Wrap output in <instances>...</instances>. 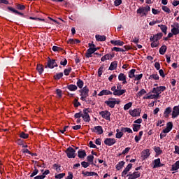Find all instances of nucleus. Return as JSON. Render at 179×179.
<instances>
[{
  "label": "nucleus",
  "instance_id": "obj_1",
  "mask_svg": "<svg viewBox=\"0 0 179 179\" xmlns=\"http://www.w3.org/2000/svg\"><path fill=\"white\" fill-rule=\"evenodd\" d=\"M75 149H73L72 147H69L66 150V154L67 155V157L69 159H75L76 157V153Z\"/></svg>",
  "mask_w": 179,
  "mask_h": 179
},
{
  "label": "nucleus",
  "instance_id": "obj_2",
  "mask_svg": "<svg viewBox=\"0 0 179 179\" xmlns=\"http://www.w3.org/2000/svg\"><path fill=\"white\" fill-rule=\"evenodd\" d=\"M80 93V100H83V101H86V97L89 96V88L84 87L83 89L81 90Z\"/></svg>",
  "mask_w": 179,
  "mask_h": 179
},
{
  "label": "nucleus",
  "instance_id": "obj_3",
  "mask_svg": "<svg viewBox=\"0 0 179 179\" xmlns=\"http://www.w3.org/2000/svg\"><path fill=\"white\" fill-rule=\"evenodd\" d=\"M164 90H166V87L164 86H160L157 87H154L151 92L155 94H158V96L160 97V94L162 93V92H164Z\"/></svg>",
  "mask_w": 179,
  "mask_h": 179
},
{
  "label": "nucleus",
  "instance_id": "obj_4",
  "mask_svg": "<svg viewBox=\"0 0 179 179\" xmlns=\"http://www.w3.org/2000/svg\"><path fill=\"white\" fill-rule=\"evenodd\" d=\"M89 108H85L83 110V114L82 115V117L85 122H90V116L89 115Z\"/></svg>",
  "mask_w": 179,
  "mask_h": 179
},
{
  "label": "nucleus",
  "instance_id": "obj_5",
  "mask_svg": "<svg viewBox=\"0 0 179 179\" xmlns=\"http://www.w3.org/2000/svg\"><path fill=\"white\" fill-rule=\"evenodd\" d=\"M148 12H150V6H149L140 8L137 10V13H143V15H144L145 16L148 15Z\"/></svg>",
  "mask_w": 179,
  "mask_h": 179
},
{
  "label": "nucleus",
  "instance_id": "obj_6",
  "mask_svg": "<svg viewBox=\"0 0 179 179\" xmlns=\"http://www.w3.org/2000/svg\"><path fill=\"white\" fill-rule=\"evenodd\" d=\"M141 111H142V109L136 108L134 110H130L129 114H130V115H131V117H139L141 115Z\"/></svg>",
  "mask_w": 179,
  "mask_h": 179
},
{
  "label": "nucleus",
  "instance_id": "obj_7",
  "mask_svg": "<svg viewBox=\"0 0 179 179\" xmlns=\"http://www.w3.org/2000/svg\"><path fill=\"white\" fill-rule=\"evenodd\" d=\"M99 114L101 115L102 118L110 121V116L111 115V113H110L108 110L101 111L99 112Z\"/></svg>",
  "mask_w": 179,
  "mask_h": 179
},
{
  "label": "nucleus",
  "instance_id": "obj_8",
  "mask_svg": "<svg viewBox=\"0 0 179 179\" xmlns=\"http://www.w3.org/2000/svg\"><path fill=\"white\" fill-rule=\"evenodd\" d=\"M97 51V49L94 48H90L87 50V52L85 53V57L87 58H92V54H94Z\"/></svg>",
  "mask_w": 179,
  "mask_h": 179
},
{
  "label": "nucleus",
  "instance_id": "obj_9",
  "mask_svg": "<svg viewBox=\"0 0 179 179\" xmlns=\"http://www.w3.org/2000/svg\"><path fill=\"white\" fill-rule=\"evenodd\" d=\"M128 179H136L141 177V173L139 171H135L133 173L127 175Z\"/></svg>",
  "mask_w": 179,
  "mask_h": 179
},
{
  "label": "nucleus",
  "instance_id": "obj_10",
  "mask_svg": "<svg viewBox=\"0 0 179 179\" xmlns=\"http://www.w3.org/2000/svg\"><path fill=\"white\" fill-rule=\"evenodd\" d=\"M118 80L120 82H122L123 85H127V83H128V82H127V76H125V74L121 73L119 74L118 76Z\"/></svg>",
  "mask_w": 179,
  "mask_h": 179
},
{
  "label": "nucleus",
  "instance_id": "obj_11",
  "mask_svg": "<svg viewBox=\"0 0 179 179\" xmlns=\"http://www.w3.org/2000/svg\"><path fill=\"white\" fill-rule=\"evenodd\" d=\"M116 141L115 138H106L104 141L105 145L107 146H113L115 143Z\"/></svg>",
  "mask_w": 179,
  "mask_h": 179
},
{
  "label": "nucleus",
  "instance_id": "obj_12",
  "mask_svg": "<svg viewBox=\"0 0 179 179\" xmlns=\"http://www.w3.org/2000/svg\"><path fill=\"white\" fill-rule=\"evenodd\" d=\"M92 132H96L99 135H101L103 134V127L101 126H96L93 129H92Z\"/></svg>",
  "mask_w": 179,
  "mask_h": 179
},
{
  "label": "nucleus",
  "instance_id": "obj_13",
  "mask_svg": "<svg viewBox=\"0 0 179 179\" xmlns=\"http://www.w3.org/2000/svg\"><path fill=\"white\" fill-rule=\"evenodd\" d=\"M173 129V122H169L166 124V128L163 130L164 134H169Z\"/></svg>",
  "mask_w": 179,
  "mask_h": 179
},
{
  "label": "nucleus",
  "instance_id": "obj_14",
  "mask_svg": "<svg viewBox=\"0 0 179 179\" xmlns=\"http://www.w3.org/2000/svg\"><path fill=\"white\" fill-rule=\"evenodd\" d=\"M48 68H55V66H58V64H57V62H55V60L50 59L48 61V64H47Z\"/></svg>",
  "mask_w": 179,
  "mask_h": 179
},
{
  "label": "nucleus",
  "instance_id": "obj_15",
  "mask_svg": "<svg viewBox=\"0 0 179 179\" xmlns=\"http://www.w3.org/2000/svg\"><path fill=\"white\" fill-rule=\"evenodd\" d=\"M132 169V164H129L127 167L124 169V170L122 173V177H125L127 174H128V172L129 170Z\"/></svg>",
  "mask_w": 179,
  "mask_h": 179
},
{
  "label": "nucleus",
  "instance_id": "obj_16",
  "mask_svg": "<svg viewBox=\"0 0 179 179\" xmlns=\"http://www.w3.org/2000/svg\"><path fill=\"white\" fill-rule=\"evenodd\" d=\"M114 101H111L109 99L108 101H106L105 103L108 106V107H110V108H114L115 107V104H117V101H115V99H113Z\"/></svg>",
  "mask_w": 179,
  "mask_h": 179
},
{
  "label": "nucleus",
  "instance_id": "obj_17",
  "mask_svg": "<svg viewBox=\"0 0 179 179\" xmlns=\"http://www.w3.org/2000/svg\"><path fill=\"white\" fill-rule=\"evenodd\" d=\"M141 156L142 157L145 159H148V157H149V156H150V150L149 149H146L144 150L142 152H141Z\"/></svg>",
  "mask_w": 179,
  "mask_h": 179
},
{
  "label": "nucleus",
  "instance_id": "obj_18",
  "mask_svg": "<svg viewBox=\"0 0 179 179\" xmlns=\"http://www.w3.org/2000/svg\"><path fill=\"white\" fill-rule=\"evenodd\" d=\"M162 37H163V34L158 33V34L154 35L153 36H151L150 38V40H155L157 41H159V40H160L162 38Z\"/></svg>",
  "mask_w": 179,
  "mask_h": 179
},
{
  "label": "nucleus",
  "instance_id": "obj_19",
  "mask_svg": "<svg viewBox=\"0 0 179 179\" xmlns=\"http://www.w3.org/2000/svg\"><path fill=\"white\" fill-rule=\"evenodd\" d=\"M113 58H114V55L106 54L101 57V61L104 62V61H107V59H113Z\"/></svg>",
  "mask_w": 179,
  "mask_h": 179
},
{
  "label": "nucleus",
  "instance_id": "obj_20",
  "mask_svg": "<svg viewBox=\"0 0 179 179\" xmlns=\"http://www.w3.org/2000/svg\"><path fill=\"white\" fill-rule=\"evenodd\" d=\"M163 164L160 162V159L158 158L154 161L153 169H157V167H162Z\"/></svg>",
  "mask_w": 179,
  "mask_h": 179
},
{
  "label": "nucleus",
  "instance_id": "obj_21",
  "mask_svg": "<svg viewBox=\"0 0 179 179\" xmlns=\"http://www.w3.org/2000/svg\"><path fill=\"white\" fill-rule=\"evenodd\" d=\"M110 43L113 45H120V47H122L124 44V41H121L120 40H117V41L112 40L110 41Z\"/></svg>",
  "mask_w": 179,
  "mask_h": 179
},
{
  "label": "nucleus",
  "instance_id": "obj_22",
  "mask_svg": "<svg viewBox=\"0 0 179 179\" xmlns=\"http://www.w3.org/2000/svg\"><path fill=\"white\" fill-rule=\"evenodd\" d=\"M108 94H113V92L108 90H103L99 93L98 96H107Z\"/></svg>",
  "mask_w": 179,
  "mask_h": 179
},
{
  "label": "nucleus",
  "instance_id": "obj_23",
  "mask_svg": "<svg viewBox=\"0 0 179 179\" xmlns=\"http://www.w3.org/2000/svg\"><path fill=\"white\" fill-rule=\"evenodd\" d=\"M117 66H118V62L114 61L110 64V65L109 66V70L114 71V70L117 69Z\"/></svg>",
  "mask_w": 179,
  "mask_h": 179
},
{
  "label": "nucleus",
  "instance_id": "obj_24",
  "mask_svg": "<svg viewBox=\"0 0 179 179\" xmlns=\"http://www.w3.org/2000/svg\"><path fill=\"white\" fill-rule=\"evenodd\" d=\"M127 90H117L115 92H113L114 96H122L124 93H125Z\"/></svg>",
  "mask_w": 179,
  "mask_h": 179
},
{
  "label": "nucleus",
  "instance_id": "obj_25",
  "mask_svg": "<svg viewBox=\"0 0 179 179\" xmlns=\"http://www.w3.org/2000/svg\"><path fill=\"white\" fill-rule=\"evenodd\" d=\"M176 27H173L172 29H171V32L173 33V34H174L175 36H176V34H179V24L177 23L175 24Z\"/></svg>",
  "mask_w": 179,
  "mask_h": 179
},
{
  "label": "nucleus",
  "instance_id": "obj_26",
  "mask_svg": "<svg viewBox=\"0 0 179 179\" xmlns=\"http://www.w3.org/2000/svg\"><path fill=\"white\" fill-rule=\"evenodd\" d=\"M82 174H83V176H87V177L98 176L97 173L96 172H89V171L83 172Z\"/></svg>",
  "mask_w": 179,
  "mask_h": 179
},
{
  "label": "nucleus",
  "instance_id": "obj_27",
  "mask_svg": "<svg viewBox=\"0 0 179 179\" xmlns=\"http://www.w3.org/2000/svg\"><path fill=\"white\" fill-rule=\"evenodd\" d=\"M96 41H106V36L103 35H96Z\"/></svg>",
  "mask_w": 179,
  "mask_h": 179
},
{
  "label": "nucleus",
  "instance_id": "obj_28",
  "mask_svg": "<svg viewBox=\"0 0 179 179\" xmlns=\"http://www.w3.org/2000/svg\"><path fill=\"white\" fill-rule=\"evenodd\" d=\"M166 51H167V46L166 45H162L159 48V54H161V55H164V54H166Z\"/></svg>",
  "mask_w": 179,
  "mask_h": 179
},
{
  "label": "nucleus",
  "instance_id": "obj_29",
  "mask_svg": "<svg viewBox=\"0 0 179 179\" xmlns=\"http://www.w3.org/2000/svg\"><path fill=\"white\" fill-rule=\"evenodd\" d=\"M150 41H152V43H151L152 48H156V47H159V45L160 44L159 43V41L150 40Z\"/></svg>",
  "mask_w": 179,
  "mask_h": 179
},
{
  "label": "nucleus",
  "instance_id": "obj_30",
  "mask_svg": "<svg viewBox=\"0 0 179 179\" xmlns=\"http://www.w3.org/2000/svg\"><path fill=\"white\" fill-rule=\"evenodd\" d=\"M178 169H179V161H177L174 164L172 165L171 171H176L178 170Z\"/></svg>",
  "mask_w": 179,
  "mask_h": 179
},
{
  "label": "nucleus",
  "instance_id": "obj_31",
  "mask_svg": "<svg viewBox=\"0 0 179 179\" xmlns=\"http://www.w3.org/2000/svg\"><path fill=\"white\" fill-rule=\"evenodd\" d=\"M36 70L38 71L39 75H41L43 72L44 71V68L43 65L41 64H38L36 66Z\"/></svg>",
  "mask_w": 179,
  "mask_h": 179
},
{
  "label": "nucleus",
  "instance_id": "obj_32",
  "mask_svg": "<svg viewBox=\"0 0 179 179\" xmlns=\"http://www.w3.org/2000/svg\"><path fill=\"white\" fill-rule=\"evenodd\" d=\"M78 156L80 159H83L86 157V152L85 150L78 151Z\"/></svg>",
  "mask_w": 179,
  "mask_h": 179
},
{
  "label": "nucleus",
  "instance_id": "obj_33",
  "mask_svg": "<svg viewBox=\"0 0 179 179\" xmlns=\"http://www.w3.org/2000/svg\"><path fill=\"white\" fill-rule=\"evenodd\" d=\"M67 89H69V90H71V92H75V90H78V87L75 85H69L67 86Z\"/></svg>",
  "mask_w": 179,
  "mask_h": 179
},
{
  "label": "nucleus",
  "instance_id": "obj_34",
  "mask_svg": "<svg viewBox=\"0 0 179 179\" xmlns=\"http://www.w3.org/2000/svg\"><path fill=\"white\" fill-rule=\"evenodd\" d=\"M170 113H171V108H166L164 113V117H166V118H169V115L170 114Z\"/></svg>",
  "mask_w": 179,
  "mask_h": 179
},
{
  "label": "nucleus",
  "instance_id": "obj_35",
  "mask_svg": "<svg viewBox=\"0 0 179 179\" xmlns=\"http://www.w3.org/2000/svg\"><path fill=\"white\" fill-rule=\"evenodd\" d=\"M135 72H136V69H131L129 71V78H130V79L135 78Z\"/></svg>",
  "mask_w": 179,
  "mask_h": 179
},
{
  "label": "nucleus",
  "instance_id": "obj_36",
  "mask_svg": "<svg viewBox=\"0 0 179 179\" xmlns=\"http://www.w3.org/2000/svg\"><path fill=\"white\" fill-rule=\"evenodd\" d=\"M124 164H125V162L124 161L120 162L117 165H116V169L117 170H121L122 167H124Z\"/></svg>",
  "mask_w": 179,
  "mask_h": 179
},
{
  "label": "nucleus",
  "instance_id": "obj_37",
  "mask_svg": "<svg viewBox=\"0 0 179 179\" xmlns=\"http://www.w3.org/2000/svg\"><path fill=\"white\" fill-rule=\"evenodd\" d=\"M158 27H160L162 31L164 33V34H167V27L166 25H158Z\"/></svg>",
  "mask_w": 179,
  "mask_h": 179
},
{
  "label": "nucleus",
  "instance_id": "obj_38",
  "mask_svg": "<svg viewBox=\"0 0 179 179\" xmlns=\"http://www.w3.org/2000/svg\"><path fill=\"white\" fill-rule=\"evenodd\" d=\"M139 129H141V124H133V131L134 132H138Z\"/></svg>",
  "mask_w": 179,
  "mask_h": 179
},
{
  "label": "nucleus",
  "instance_id": "obj_39",
  "mask_svg": "<svg viewBox=\"0 0 179 179\" xmlns=\"http://www.w3.org/2000/svg\"><path fill=\"white\" fill-rule=\"evenodd\" d=\"M116 138H117V139H120V138H122V135H124V134L121 131H120V129H117L116 130Z\"/></svg>",
  "mask_w": 179,
  "mask_h": 179
},
{
  "label": "nucleus",
  "instance_id": "obj_40",
  "mask_svg": "<svg viewBox=\"0 0 179 179\" xmlns=\"http://www.w3.org/2000/svg\"><path fill=\"white\" fill-rule=\"evenodd\" d=\"M143 94H146V90H145V89H142L140 92L137 93V96L138 97H141V96H143Z\"/></svg>",
  "mask_w": 179,
  "mask_h": 179
},
{
  "label": "nucleus",
  "instance_id": "obj_41",
  "mask_svg": "<svg viewBox=\"0 0 179 179\" xmlns=\"http://www.w3.org/2000/svg\"><path fill=\"white\" fill-rule=\"evenodd\" d=\"M72 71V68L69 67L68 69H64V73L66 76H68L69 73H71V71Z\"/></svg>",
  "mask_w": 179,
  "mask_h": 179
},
{
  "label": "nucleus",
  "instance_id": "obj_42",
  "mask_svg": "<svg viewBox=\"0 0 179 179\" xmlns=\"http://www.w3.org/2000/svg\"><path fill=\"white\" fill-rule=\"evenodd\" d=\"M132 107V102H129L124 106V110H129Z\"/></svg>",
  "mask_w": 179,
  "mask_h": 179
},
{
  "label": "nucleus",
  "instance_id": "obj_43",
  "mask_svg": "<svg viewBox=\"0 0 179 179\" xmlns=\"http://www.w3.org/2000/svg\"><path fill=\"white\" fill-rule=\"evenodd\" d=\"M149 79H154V80H159V75L152 74L150 76Z\"/></svg>",
  "mask_w": 179,
  "mask_h": 179
},
{
  "label": "nucleus",
  "instance_id": "obj_44",
  "mask_svg": "<svg viewBox=\"0 0 179 179\" xmlns=\"http://www.w3.org/2000/svg\"><path fill=\"white\" fill-rule=\"evenodd\" d=\"M20 136L22 138V139H27V138H29V135L24 132H21Z\"/></svg>",
  "mask_w": 179,
  "mask_h": 179
},
{
  "label": "nucleus",
  "instance_id": "obj_45",
  "mask_svg": "<svg viewBox=\"0 0 179 179\" xmlns=\"http://www.w3.org/2000/svg\"><path fill=\"white\" fill-rule=\"evenodd\" d=\"M16 8L20 10H24V9H26V7L24 6V5H22V4H17Z\"/></svg>",
  "mask_w": 179,
  "mask_h": 179
},
{
  "label": "nucleus",
  "instance_id": "obj_46",
  "mask_svg": "<svg viewBox=\"0 0 179 179\" xmlns=\"http://www.w3.org/2000/svg\"><path fill=\"white\" fill-rule=\"evenodd\" d=\"M77 86H78V87L80 89H82V87H83V81H82V80H78L77 82Z\"/></svg>",
  "mask_w": 179,
  "mask_h": 179
},
{
  "label": "nucleus",
  "instance_id": "obj_47",
  "mask_svg": "<svg viewBox=\"0 0 179 179\" xmlns=\"http://www.w3.org/2000/svg\"><path fill=\"white\" fill-rule=\"evenodd\" d=\"M143 78V74L136 75L134 76V80H141Z\"/></svg>",
  "mask_w": 179,
  "mask_h": 179
},
{
  "label": "nucleus",
  "instance_id": "obj_48",
  "mask_svg": "<svg viewBox=\"0 0 179 179\" xmlns=\"http://www.w3.org/2000/svg\"><path fill=\"white\" fill-rule=\"evenodd\" d=\"M52 51H55V52H59V51H63L62 48L58 47V46H53L52 48Z\"/></svg>",
  "mask_w": 179,
  "mask_h": 179
},
{
  "label": "nucleus",
  "instance_id": "obj_49",
  "mask_svg": "<svg viewBox=\"0 0 179 179\" xmlns=\"http://www.w3.org/2000/svg\"><path fill=\"white\" fill-rule=\"evenodd\" d=\"M94 159V157L93 155H89L88 157H87V162H89L90 163H93Z\"/></svg>",
  "mask_w": 179,
  "mask_h": 179
},
{
  "label": "nucleus",
  "instance_id": "obj_50",
  "mask_svg": "<svg viewBox=\"0 0 179 179\" xmlns=\"http://www.w3.org/2000/svg\"><path fill=\"white\" fill-rule=\"evenodd\" d=\"M154 150H155V152L156 153H157L158 155H162V152H163V151H162V150H160L159 147H156V148H154Z\"/></svg>",
  "mask_w": 179,
  "mask_h": 179
},
{
  "label": "nucleus",
  "instance_id": "obj_51",
  "mask_svg": "<svg viewBox=\"0 0 179 179\" xmlns=\"http://www.w3.org/2000/svg\"><path fill=\"white\" fill-rule=\"evenodd\" d=\"M162 10L164 12H166V13H170V12H171V10H170V8H169V7H167L166 6H162Z\"/></svg>",
  "mask_w": 179,
  "mask_h": 179
},
{
  "label": "nucleus",
  "instance_id": "obj_52",
  "mask_svg": "<svg viewBox=\"0 0 179 179\" xmlns=\"http://www.w3.org/2000/svg\"><path fill=\"white\" fill-rule=\"evenodd\" d=\"M62 76H64V73H57L55 76V79H59L60 78H62Z\"/></svg>",
  "mask_w": 179,
  "mask_h": 179
},
{
  "label": "nucleus",
  "instance_id": "obj_53",
  "mask_svg": "<svg viewBox=\"0 0 179 179\" xmlns=\"http://www.w3.org/2000/svg\"><path fill=\"white\" fill-rule=\"evenodd\" d=\"M38 174V169H35L34 171L31 174L30 177H34V176H37Z\"/></svg>",
  "mask_w": 179,
  "mask_h": 179
},
{
  "label": "nucleus",
  "instance_id": "obj_54",
  "mask_svg": "<svg viewBox=\"0 0 179 179\" xmlns=\"http://www.w3.org/2000/svg\"><path fill=\"white\" fill-rule=\"evenodd\" d=\"M56 93L59 98L62 97V90L57 89Z\"/></svg>",
  "mask_w": 179,
  "mask_h": 179
},
{
  "label": "nucleus",
  "instance_id": "obj_55",
  "mask_svg": "<svg viewBox=\"0 0 179 179\" xmlns=\"http://www.w3.org/2000/svg\"><path fill=\"white\" fill-rule=\"evenodd\" d=\"M129 150H131V148L129 147L126 148L124 150L122 151V155H127V153H128Z\"/></svg>",
  "mask_w": 179,
  "mask_h": 179
},
{
  "label": "nucleus",
  "instance_id": "obj_56",
  "mask_svg": "<svg viewBox=\"0 0 179 179\" xmlns=\"http://www.w3.org/2000/svg\"><path fill=\"white\" fill-rule=\"evenodd\" d=\"M65 177V173H59L55 176V178L61 179Z\"/></svg>",
  "mask_w": 179,
  "mask_h": 179
},
{
  "label": "nucleus",
  "instance_id": "obj_57",
  "mask_svg": "<svg viewBox=\"0 0 179 179\" xmlns=\"http://www.w3.org/2000/svg\"><path fill=\"white\" fill-rule=\"evenodd\" d=\"M81 166L83 167H84L85 169H87V167H89V163L86 162H83L81 163Z\"/></svg>",
  "mask_w": 179,
  "mask_h": 179
},
{
  "label": "nucleus",
  "instance_id": "obj_58",
  "mask_svg": "<svg viewBox=\"0 0 179 179\" xmlns=\"http://www.w3.org/2000/svg\"><path fill=\"white\" fill-rule=\"evenodd\" d=\"M124 132H128L129 134H132V129L131 128L125 127L123 129Z\"/></svg>",
  "mask_w": 179,
  "mask_h": 179
},
{
  "label": "nucleus",
  "instance_id": "obj_59",
  "mask_svg": "<svg viewBox=\"0 0 179 179\" xmlns=\"http://www.w3.org/2000/svg\"><path fill=\"white\" fill-rule=\"evenodd\" d=\"M120 3H122V0H115V6H120Z\"/></svg>",
  "mask_w": 179,
  "mask_h": 179
},
{
  "label": "nucleus",
  "instance_id": "obj_60",
  "mask_svg": "<svg viewBox=\"0 0 179 179\" xmlns=\"http://www.w3.org/2000/svg\"><path fill=\"white\" fill-rule=\"evenodd\" d=\"M44 178H45V176L44 175H41V176L34 177V179H44Z\"/></svg>",
  "mask_w": 179,
  "mask_h": 179
},
{
  "label": "nucleus",
  "instance_id": "obj_61",
  "mask_svg": "<svg viewBox=\"0 0 179 179\" xmlns=\"http://www.w3.org/2000/svg\"><path fill=\"white\" fill-rule=\"evenodd\" d=\"M155 66L156 69H157V71H159V69H160V63H159V62H155Z\"/></svg>",
  "mask_w": 179,
  "mask_h": 179
},
{
  "label": "nucleus",
  "instance_id": "obj_62",
  "mask_svg": "<svg viewBox=\"0 0 179 179\" xmlns=\"http://www.w3.org/2000/svg\"><path fill=\"white\" fill-rule=\"evenodd\" d=\"M82 115H83V113L80 112L78 113H76L74 117L75 118H80V117H82Z\"/></svg>",
  "mask_w": 179,
  "mask_h": 179
},
{
  "label": "nucleus",
  "instance_id": "obj_63",
  "mask_svg": "<svg viewBox=\"0 0 179 179\" xmlns=\"http://www.w3.org/2000/svg\"><path fill=\"white\" fill-rule=\"evenodd\" d=\"M73 175L72 173L69 172V176L66 178V179H73Z\"/></svg>",
  "mask_w": 179,
  "mask_h": 179
},
{
  "label": "nucleus",
  "instance_id": "obj_64",
  "mask_svg": "<svg viewBox=\"0 0 179 179\" xmlns=\"http://www.w3.org/2000/svg\"><path fill=\"white\" fill-rule=\"evenodd\" d=\"M68 44H75V39H69V41H67Z\"/></svg>",
  "mask_w": 179,
  "mask_h": 179
}]
</instances>
